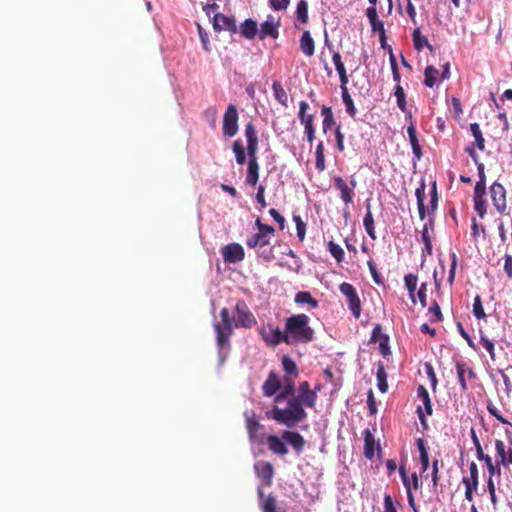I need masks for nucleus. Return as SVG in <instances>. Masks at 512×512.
Segmentation results:
<instances>
[{"mask_svg": "<svg viewBox=\"0 0 512 512\" xmlns=\"http://www.w3.org/2000/svg\"><path fill=\"white\" fill-rule=\"evenodd\" d=\"M327 249L338 263H341L344 260V250L337 243L329 241Z\"/></svg>", "mask_w": 512, "mask_h": 512, "instance_id": "49530a36", "label": "nucleus"}, {"mask_svg": "<svg viewBox=\"0 0 512 512\" xmlns=\"http://www.w3.org/2000/svg\"><path fill=\"white\" fill-rule=\"evenodd\" d=\"M479 334H480V342L483 344L484 348L487 350V352L489 353L491 359L494 361L495 360V348H494V343L492 340H490L482 330L479 331Z\"/></svg>", "mask_w": 512, "mask_h": 512, "instance_id": "8fccbe9b", "label": "nucleus"}, {"mask_svg": "<svg viewBox=\"0 0 512 512\" xmlns=\"http://www.w3.org/2000/svg\"><path fill=\"white\" fill-rule=\"evenodd\" d=\"M296 20L301 24L308 23V3L306 0H300L297 3L296 11H295Z\"/></svg>", "mask_w": 512, "mask_h": 512, "instance_id": "e433bc0d", "label": "nucleus"}, {"mask_svg": "<svg viewBox=\"0 0 512 512\" xmlns=\"http://www.w3.org/2000/svg\"><path fill=\"white\" fill-rule=\"evenodd\" d=\"M486 194V182L477 181L474 187L473 198H484Z\"/></svg>", "mask_w": 512, "mask_h": 512, "instance_id": "0e129e2a", "label": "nucleus"}, {"mask_svg": "<svg viewBox=\"0 0 512 512\" xmlns=\"http://www.w3.org/2000/svg\"><path fill=\"white\" fill-rule=\"evenodd\" d=\"M394 95L397 100V106L398 108L403 112L406 113V94L404 92L403 87L400 84H397L394 89Z\"/></svg>", "mask_w": 512, "mask_h": 512, "instance_id": "a18cd8bd", "label": "nucleus"}, {"mask_svg": "<svg viewBox=\"0 0 512 512\" xmlns=\"http://www.w3.org/2000/svg\"><path fill=\"white\" fill-rule=\"evenodd\" d=\"M487 410L488 412L494 416L499 422L502 424H508L512 426V423H510L500 412L499 410L494 406V404L491 401H488L487 403Z\"/></svg>", "mask_w": 512, "mask_h": 512, "instance_id": "864d4df0", "label": "nucleus"}, {"mask_svg": "<svg viewBox=\"0 0 512 512\" xmlns=\"http://www.w3.org/2000/svg\"><path fill=\"white\" fill-rule=\"evenodd\" d=\"M291 0H268L269 6L274 11H284L290 5Z\"/></svg>", "mask_w": 512, "mask_h": 512, "instance_id": "13d9d810", "label": "nucleus"}, {"mask_svg": "<svg viewBox=\"0 0 512 512\" xmlns=\"http://www.w3.org/2000/svg\"><path fill=\"white\" fill-rule=\"evenodd\" d=\"M470 132L475 139V145L479 150L483 151L485 149V139L483 137L482 131L478 123L470 124Z\"/></svg>", "mask_w": 512, "mask_h": 512, "instance_id": "f704fd0d", "label": "nucleus"}, {"mask_svg": "<svg viewBox=\"0 0 512 512\" xmlns=\"http://www.w3.org/2000/svg\"><path fill=\"white\" fill-rule=\"evenodd\" d=\"M342 102L345 106L346 113L352 117L353 119L356 118L357 109L354 105V101L349 94V91H344V93H341Z\"/></svg>", "mask_w": 512, "mask_h": 512, "instance_id": "58836bf2", "label": "nucleus"}, {"mask_svg": "<svg viewBox=\"0 0 512 512\" xmlns=\"http://www.w3.org/2000/svg\"><path fill=\"white\" fill-rule=\"evenodd\" d=\"M371 30L373 33H378V35L385 34L384 22L380 19H376L370 21Z\"/></svg>", "mask_w": 512, "mask_h": 512, "instance_id": "69168bd1", "label": "nucleus"}, {"mask_svg": "<svg viewBox=\"0 0 512 512\" xmlns=\"http://www.w3.org/2000/svg\"><path fill=\"white\" fill-rule=\"evenodd\" d=\"M417 397L423 402L424 413H426L427 415H432L433 407H432L431 398L428 393V390L423 385L418 386Z\"/></svg>", "mask_w": 512, "mask_h": 512, "instance_id": "cd10ccee", "label": "nucleus"}, {"mask_svg": "<svg viewBox=\"0 0 512 512\" xmlns=\"http://www.w3.org/2000/svg\"><path fill=\"white\" fill-rule=\"evenodd\" d=\"M477 459L479 461H484L489 472L490 476H500L501 469L499 464L494 465L492 462V458L483 452V449H478V453H476Z\"/></svg>", "mask_w": 512, "mask_h": 512, "instance_id": "b1692460", "label": "nucleus"}, {"mask_svg": "<svg viewBox=\"0 0 512 512\" xmlns=\"http://www.w3.org/2000/svg\"><path fill=\"white\" fill-rule=\"evenodd\" d=\"M212 26L216 32L228 31L231 34L238 33V26L233 16H226L222 13H215L212 18Z\"/></svg>", "mask_w": 512, "mask_h": 512, "instance_id": "1a4fd4ad", "label": "nucleus"}, {"mask_svg": "<svg viewBox=\"0 0 512 512\" xmlns=\"http://www.w3.org/2000/svg\"><path fill=\"white\" fill-rule=\"evenodd\" d=\"M222 256L225 263H238L245 257L243 247L239 243H230L222 248Z\"/></svg>", "mask_w": 512, "mask_h": 512, "instance_id": "9b49d317", "label": "nucleus"}, {"mask_svg": "<svg viewBox=\"0 0 512 512\" xmlns=\"http://www.w3.org/2000/svg\"><path fill=\"white\" fill-rule=\"evenodd\" d=\"M270 216L279 224V227L281 230L285 228L286 220L285 218L279 213L278 210L271 208L269 210Z\"/></svg>", "mask_w": 512, "mask_h": 512, "instance_id": "338daca9", "label": "nucleus"}, {"mask_svg": "<svg viewBox=\"0 0 512 512\" xmlns=\"http://www.w3.org/2000/svg\"><path fill=\"white\" fill-rule=\"evenodd\" d=\"M260 335L271 346L279 345L282 342L288 344L285 329L281 330L279 327L270 324L261 328Z\"/></svg>", "mask_w": 512, "mask_h": 512, "instance_id": "0eeeda50", "label": "nucleus"}, {"mask_svg": "<svg viewBox=\"0 0 512 512\" xmlns=\"http://www.w3.org/2000/svg\"><path fill=\"white\" fill-rule=\"evenodd\" d=\"M473 315L477 319H484L486 317V314H485V311H484V308H483V305H482V300H481L480 295H476L475 298H474V301H473Z\"/></svg>", "mask_w": 512, "mask_h": 512, "instance_id": "3c124183", "label": "nucleus"}, {"mask_svg": "<svg viewBox=\"0 0 512 512\" xmlns=\"http://www.w3.org/2000/svg\"><path fill=\"white\" fill-rule=\"evenodd\" d=\"M417 276L414 274H407L404 277L405 287L413 303H415V291L417 288Z\"/></svg>", "mask_w": 512, "mask_h": 512, "instance_id": "a19ab883", "label": "nucleus"}, {"mask_svg": "<svg viewBox=\"0 0 512 512\" xmlns=\"http://www.w3.org/2000/svg\"><path fill=\"white\" fill-rule=\"evenodd\" d=\"M294 301L297 304H301V305L307 304L311 308H317L319 305L318 300L313 298L311 293L308 291H300V292L296 293Z\"/></svg>", "mask_w": 512, "mask_h": 512, "instance_id": "7c9ffc66", "label": "nucleus"}, {"mask_svg": "<svg viewBox=\"0 0 512 512\" xmlns=\"http://www.w3.org/2000/svg\"><path fill=\"white\" fill-rule=\"evenodd\" d=\"M269 244H270L269 239L265 238L263 235L258 234V233L253 234L246 240V245L251 249H255V248L261 249Z\"/></svg>", "mask_w": 512, "mask_h": 512, "instance_id": "72a5a7b5", "label": "nucleus"}, {"mask_svg": "<svg viewBox=\"0 0 512 512\" xmlns=\"http://www.w3.org/2000/svg\"><path fill=\"white\" fill-rule=\"evenodd\" d=\"M421 241L424 244V247L422 249V255H424V254L431 255L432 250H433L432 240H431L429 231H427L426 229H422V231H421Z\"/></svg>", "mask_w": 512, "mask_h": 512, "instance_id": "09e8293b", "label": "nucleus"}, {"mask_svg": "<svg viewBox=\"0 0 512 512\" xmlns=\"http://www.w3.org/2000/svg\"><path fill=\"white\" fill-rule=\"evenodd\" d=\"M339 291L348 299L349 297H352V295L356 294L357 291L355 287L347 282L341 283L339 285Z\"/></svg>", "mask_w": 512, "mask_h": 512, "instance_id": "052dcab7", "label": "nucleus"}, {"mask_svg": "<svg viewBox=\"0 0 512 512\" xmlns=\"http://www.w3.org/2000/svg\"><path fill=\"white\" fill-rule=\"evenodd\" d=\"M490 197L495 209L500 214H505L507 210L506 190L501 183L496 181L490 186Z\"/></svg>", "mask_w": 512, "mask_h": 512, "instance_id": "6e6552de", "label": "nucleus"}, {"mask_svg": "<svg viewBox=\"0 0 512 512\" xmlns=\"http://www.w3.org/2000/svg\"><path fill=\"white\" fill-rule=\"evenodd\" d=\"M495 449H496L497 455L500 458V463L505 464L508 451H506V446H505L504 442L502 440L497 439L495 441Z\"/></svg>", "mask_w": 512, "mask_h": 512, "instance_id": "4d7b16f0", "label": "nucleus"}, {"mask_svg": "<svg viewBox=\"0 0 512 512\" xmlns=\"http://www.w3.org/2000/svg\"><path fill=\"white\" fill-rule=\"evenodd\" d=\"M462 483L465 486V499L467 501H472L474 497V492L477 491L479 482H469L468 477L462 478Z\"/></svg>", "mask_w": 512, "mask_h": 512, "instance_id": "de8ad7c7", "label": "nucleus"}, {"mask_svg": "<svg viewBox=\"0 0 512 512\" xmlns=\"http://www.w3.org/2000/svg\"><path fill=\"white\" fill-rule=\"evenodd\" d=\"M334 187L340 191V198L348 205L353 202L354 192L349 188V185L340 177H333Z\"/></svg>", "mask_w": 512, "mask_h": 512, "instance_id": "f3484780", "label": "nucleus"}, {"mask_svg": "<svg viewBox=\"0 0 512 512\" xmlns=\"http://www.w3.org/2000/svg\"><path fill=\"white\" fill-rule=\"evenodd\" d=\"M272 89L274 93L275 99L282 104L283 106L287 107L288 102V95L282 85L278 81H274L272 84Z\"/></svg>", "mask_w": 512, "mask_h": 512, "instance_id": "ea45409f", "label": "nucleus"}, {"mask_svg": "<svg viewBox=\"0 0 512 512\" xmlns=\"http://www.w3.org/2000/svg\"><path fill=\"white\" fill-rule=\"evenodd\" d=\"M349 310L351 311L352 315L358 319L361 315V301L358 296V294L352 295V297H349L347 299Z\"/></svg>", "mask_w": 512, "mask_h": 512, "instance_id": "37998d69", "label": "nucleus"}, {"mask_svg": "<svg viewBox=\"0 0 512 512\" xmlns=\"http://www.w3.org/2000/svg\"><path fill=\"white\" fill-rule=\"evenodd\" d=\"M321 114L324 117L323 119V132L327 133L328 130L332 128L333 125H335V119L333 115L332 108L329 106H322Z\"/></svg>", "mask_w": 512, "mask_h": 512, "instance_id": "473e14b6", "label": "nucleus"}, {"mask_svg": "<svg viewBox=\"0 0 512 512\" xmlns=\"http://www.w3.org/2000/svg\"><path fill=\"white\" fill-rule=\"evenodd\" d=\"M282 367L287 375L295 377L298 375V367L295 361L287 355L282 357Z\"/></svg>", "mask_w": 512, "mask_h": 512, "instance_id": "79ce46f5", "label": "nucleus"}, {"mask_svg": "<svg viewBox=\"0 0 512 512\" xmlns=\"http://www.w3.org/2000/svg\"><path fill=\"white\" fill-rule=\"evenodd\" d=\"M474 201V209L479 215L480 218H484L487 213V202L485 198H473Z\"/></svg>", "mask_w": 512, "mask_h": 512, "instance_id": "5fc2aeb1", "label": "nucleus"}, {"mask_svg": "<svg viewBox=\"0 0 512 512\" xmlns=\"http://www.w3.org/2000/svg\"><path fill=\"white\" fill-rule=\"evenodd\" d=\"M259 180V164L257 160L248 159L246 184L254 187Z\"/></svg>", "mask_w": 512, "mask_h": 512, "instance_id": "412c9836", "label": "nucleus"}, {"mask_svg": "<svg viewBox=\"0 0 512 512\" xmlns=\"http://www.w3.org/2000/svg\"><path fill=\"white\" fill-rule=\"evenodd\" d=\"M376 378L378 389L381 393H386L388 390L387 374L382 362H378L377 364Z\"/></svg>", "mask_w": 512, "mask_h": 512, "instance_id": "c756f323", "label": "nucleus"}, {"mask_svg": "<svg viewBox=\"0 0 512 512\" xmlns=\"http://www.w3.org/2000/svg\"><path fill=\"white\" fill-rule=\"evenodd\" d=\"M254 470L256 475L261 478L264 485L270 486L272 484L274 468L270 462L256 461L254 464Z\"/></svg>", "mask_w": 512, "mask_h": 512, "instance_id": "4468645a", "label": "nucleus"}, {"mask_svg": "<svg viewBox=\"0 0 512 512\" xmlns=\"http://www.w3.org/2000/svg\"><path fill=\"white\" fill-rule=\"evenodd\" d=\"M424 366H425V372L430 380L431 387H432L433 391H435L437 384H438V380H437L434 368H433L432 364L429 362H426Z\"/></svg>", "mask_w": 512, "mask_h": 512, "instance_id": "6e6d98bb", "label": "nucleus"}, {"mask_svg": "<svg viewBox=\"0 0 512 512\" xmlns=\"http://www.w3.org/2000/svg\"><path fill=\"white\" fill-rule=\"evenodd\" d=\"M237 318L235 321L236 327H242L245 329L252 328L256 323V318L253 313L249 310L246 303L241 300L238 301L235 307Z\"/></svg>", "mask_w": 512, "mask_h": 512, "instance_id": "423d86ee", "label": "nucleus"}, {"mask_svg": "<svg viewBox=\"0 0 512 512\" xmlns=\"http://www.w3.org/2000/svg\"><path fill=\"white\" fill-rule=\"evenodd\" d=\"M232 150L235 154V159L237 164L243 165L247 161V153L245 151V148L241 142V140L234 141L232 145Z\"/></svg>", "mask_w": 512, "mask_h": 512, "instance_id": "4c0bfd02", "label": "nucleus"}, {"mask_svg": "<svg viewBox=\"0 0 512 512\" xmlns=\"http://www.w3.org/2000/svg\"><path fill=\"white\" fill-rule=\"evenodd\" d=\"M300 50L306 56H312L315 52V43L308 30L303 31L300 38Z\"/></svg>", "mask_w": 512, "mask_h": 512, "instance_id": "4be33fe9", "label": "nucleus"}, {"mask_svg": "<svg viewBox=\"0 0 512 512\" xmlns=\"http://www.w3.org/2000/svg\"><path fill=\"white\" fill-rule=\"evenodd\" d=\"M245 137L247 142L258 140L256 129L251 122L245 126Z\"/></svg>", "mask_w": 512, "mask_h": 512, "instance_id": "680f3d73", "label": "nucleus"}, {"mask_svg": "<svg viewBox=\"0 0 512 512\" xmlns=\"http://www.w3.org/2000/svg\"><path fill=\"white\" fill-rule=\"evenodd\" d=\"M309 317L305 314H295L285 321V332L288 345L309 343L314 339V331L309 326Z\"/></svg>", "mask_w": 512, "mask_h": 512, "instance_id": "f03ea898", "label": "nucleus"}, {"mask_svg": "<svg viewBox=\"0 0 512 512\" xmlns=\"http://www.w3.org/2000/svg\"><path fill=\"white\" fill-rule=\"evenodd\" d=\"M416 446L419 451V460L422 472H425L429 468V454L425 440L423 438L416 439Z\"/></svg>", "mask_w": 512, "mask_h": 512, "instance_id": "393cba45", "label": "nucleus"}, {"mask_svg": "<svg viewBox=\"0 0 512 512\" xmlns=\"http://www.w3.org/2000/svg\"><path fill=\"white\" fill-rule=\"evenodd\" d=\"M267 445L269 449L275 454L283 456L288 453V448L285 440L282 438V434L280 436L269 435L267 437Z\"/></svg>", "mask_w": 512, "mask_h": 512, "instance_id": "aec40b11", "label": "nucleus"}, {"mask_svg": "<svg viewBox=\"0 0 512 512\" xmlns=\"http://www.w3.org/2000/svg\"><path fill=\"white\" fill-rule=\"evenodd\" d=\"M258 140L247 142L246 153L248 159L257 160Z\"/></svg>", "mask_w": 512, "mask_h": 512, "instance_id": "bf43d9fd", "label": "nucleus"}, {"mask_svg": "<svg viewBox=\"0 0 512 512\" xmlns=\"http://www.w3.org/2000/svg\"><path fill=\"white\" fill-rule=\"evenodd\" d=\"M455 367L457 372V378L461 386V390L465 392L468 389L465 375H468V379L474 380L476 379V373L474 372L472 367H470L466 362L461 360L456 361Z\"/></svg>", "mask_w": 512, "mask_h": 512, "instance_id": "ddd939ff", "label": "nucleus"}, {"mask_svg": "<svg viewBox=\"0 0 512 512\" xmlns=\"http://www.w3.org/2000/svg\"><path fill=\"white\" fill-rule=\"evenodd\" d=\"M244 415L246 418V428L249 434V438L252 441L254 439L255 433L260 428V424L255 417L254 411H246Z\"/></svg>", "mask_w": 512, "mask_h": 512, "instance_id": "a878e982", "label": "nucleus"}, {"mask_svg": "<svg viewBox=\"0 0 512 512\" xmlns=\"http://www.w3.org/2000/svg\"><path fill=\"white\" fill-rule=\"evenodd\" d=\"M281 389V381L278 377V375L271 371L267 377V379L264 381L262 390L263 394L266 397H272L276 396L277 392Z\"/></svg>", "mask_w": 512, "mask_h": 512, "instance_id": "2eb2a0df", "label": "nucleus"}, {"mask_svg": "<svg viewBox=\"0 0 512 512\" xmlns=\"http://www.w3.org/2000/svg\"><path fill=\"white\" fill-rule=\"evenodd\" d=\"M399 474H400V477H401V480H402V483L406 489V492H407V500H408V504L409 506L415 511V512H418L417 511V508H416V505H415V500H414V496H413V493H412V485L409 483V477L407 475V472H406V469L404 466H400L399 467Z\"/></svg>", "mask_w": 512, "mask_h": 512, "instance_id": "5701e85b", "label": "nucleus"}, {"mask_svg": "<svg viewBox=\"0 0 512 512\" xmlns=\"http://www.w3.org/2000/svg\"><path fill=\"white\" fill-rule=\"evenodd\" d=\"M457 330H458L459 334L467 341V344L469 345V347L476 350L477 349L476 344L474 343V341L472 340L470 335L466 332V330L464 329L463 325L460 322L457 323Z\"/></svg>", "mask_w": 512, "mask_h": 512, "instance_id": "e2e57ef3", "label": "nucleus"}, {"mask_svg": "<svg viewBox=\"0 0 512 512\" xmlns=\"http://www.w3.org/2000/svg\"><path fill=\"white\" fill-rule=\"evenodd\" d=\"M280 20H275L273 15H268L266 20L258 28V36L260 40L268 37L277 39L279 36Z\"/></svg>", "mask_w": 512, "mask_h": 512, "instance_id": "9d476101", "label": "nucleus"}, {"mask_svg": "<svg viewBox=\"0 0 512 512\" xmlns=\"http://www.w3.org/2000/svg\"><path fill=\"white\" fill-rule=\"evenodd\" d=\"M308 108H309V105L306 101H301L299 103L298 118H299L301 124L304 125V127H307L309 125H314V123H313L314 116L312 114H307Z\"/></svg>", "mask_w": 512, "mask_h": 512, "instance_id": "2f4dec72", "label": "nucleus"}, {"mask_svg": "<svg viewBox=\"0 0 512 512\" xmlns=\"http://www.w3.org/2000/svg\"><path fill=\"white\" fill-rule=\"evenodd\" d=\"M375 439L372 433L367 429L364 436V455L368 460H372L375 456Z\"/></svg>", "mask_w": 512, "mask_h": 512, "instance_id": "bb28decb", "label": "nucleus"}, {"mask_svg": "<svg viewBox=\"0 0 512 512\" xmlns=\"http://www.w3.org/2000/svg\"><path fill=\"white\" fill-rule=\"evenodd\" d=\"M412 40L414 48L417 51H421L424 47L432 50V46L429 44L428 39L422 35L420 28H415L412 32Z\"/></svg>", "mask_w": 512, "mask_h": 512, "instance_id": "c85d7f7f", "label": "nucleus"}, {"mask_svg": "<svg viewBox=\"0 0 512 512\" xmlns=\"http://www.w3.org/2000/svg\"><path fill=\"white\" fill-rule=\"evenodd\" d=\"M407 134L412 148L413 161H419L422 158L423 153L417 138L416 127L413 122H411V124H409V126L407 127Z\"/></svg>", "mask_w": 512, "mask_h": 512, "instance_id": "dca6fc26", "label": "nucleus"}, {"mask_svg": "<svg viewBox=\"0 0 512 512\" xmlns=\"http://www.w3.org/2000/svg\"><path fill=\"white\" fill-rule=\"evenodd\" d=\"M367 265H368V268H369V271H370L373 281L377 285H384V278L378 272L375 262L373 260H369L367 262Z\"/></svg>", "mask_w": 512, "mask_h": 512, "instance_id": "603ef678", "label": "nucleus"}, {"mask_svg": "<svg viewBox=\"0 0 512 512\" xmlns=\"http://www.w3.org/2000/svg\"><path fill=\"white\" fill-rule=\"evenodd\" d=\"M222 130L225 137H233L238 132V111L233 104L228 105L224 113Z\"/></svg>", "mask_w": 512, "mask_h": 512, "instance_id": "39448f33", "label": "nucleus"}, {"mask_svg": "<svg viewBox=\"0 0 512 512\" xmlns=\"http://www.w3.org/2000/svg\"><path fill=\"white\" fill-rule=\"evenodd\" d=\"M316 401V390H312L310 384L303 381L298 386V395L287 400L286 408L273 406L272 409L266 412V416L281 425L293 428L307 418V412L303 406L313 408Z\"/></svg>", "mask_w": 512, "mask_h": 512, "instance_id": "f257e3e1", "label": "nucleus"}, {"mask_svg": "<svg viewBox=\"0 0 512 512\" xmlns=\"http://www.w3.org/2000/svg\"><path fill=\"white\" fill-rule=\"evenodd\" d=\"M295 396V384L294 381L288 377L284 380V385H281V389L277 392L274 397L275 403H282L286 399Z\"/></svg>", "mask_w": 512, "mask_h": 512, "instance_id": "6ab92c4d", "label": "nucleus"}, {"mask_svg": "<svg viewBox=\"0 0 512 512\" xmlns=\"http://www.w3.org/2000/svg\"><path fill=\"white\" fill-rule=\"evenodd\" d=\"M221 323H214L216 332V345L218 349V362L223 365L230 352V337L233 333V319L227 308L220 311Z\"/></svg>", "mask_w": 512, "mask_h": 512, "instance_id": "7ed1b4c3", "label": "nucleus"}, {"mask_svg": "<svg viewBox=\"0 0 512 512\" xmlns=\"http://www.w3.org/2000/svg\"><path fill=\"white\" fill-rule=\"evenodd\" d=\"M426 184L424 180H421L419 186L415 190V196L417 201V208L419 213V218L424 220L426 218L427 213H434L438 207V197H433L430 199L429 209L425 206V198H426Z\"/></svg>", "mask_w": 512, "mask_h": 512, "instance_id": "20e7f679", "label": "nucleus"}, {"mask_svg": "<svg viewBox=\"0 0 512 512\" xmlns=\"http://www.w3.org/2000/svg\"><path fill=\"white\" fill-rule=\"evenodd\" d=\"M238 32L246 39L252 40L258 35V23L252 18L245 19L238 27Z\"/></svg>", "mask_w": 512, "mask_h": 512, "instance_id": "a211bd4d", "label": "nucleus"}, {"mask_svg": "<svg viewBox=\"0 0 512 512\" xmlns=\"http://www.w3.org/2000/svg\"><path fill=\"white\" fill-rule=\"evenodd\" d=\"M258 495L261 500V508L263 512H277L276 500L272 495H269L264 499V493L261 489H258Z\"/></svg>", "mask_w": 512, "mask_h": 512, "instance_id": "c9c22d12", "label": "nucleus"}, {"mask_svg": "<svg viewBox=\"0 0 512 512\" xmlns=\"http://www.w3.org/2000/svg\"><path fill=\"white\" fill-rule=\"evenodd\" d=\"M282 438L285 440L286 445L289 444L297 454H301L303 452L306 441L299 432L284 430L282 431Z\"/></svg>", "mask_w": 512, "mask_h": 512, "instance_id": "f8f14e48", "label": "nucleus"}, {"mask_svg": "<svg viewBox=\"0 0 512 512\" xmlns=\"http://www.w3.org/2000/svg\"><path fill=\"white\" fill-rule=\"evenodd\" d=\"M438 73V70L434 66H427L424 71V84L429 88L434 87Z\"/></svg>", "mask_w": 512, "mask_h": 512, "instance_id": "c03bdc74", "label": "nucleus"}, {"mask_svg": "<svg viewBox=\"0 0 512 512\" xmlns=\"http://www.w3.org/2000/svg\"><path fill=\"white\" fill-rule=\"evenodd\" d=\"M504 271L509 279H512V255L506 254L504 257Z\"/></svg>", "mask_w": 512, "mask_h": 512, "instance_id": "774afa93", "label": "nucleus"}]
</instances>
